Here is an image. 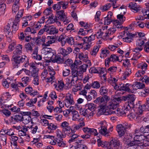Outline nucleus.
<instances>
[{"instance_id": "obj_1", "label": "nucleus", "mask_w": 149, "mask_h": 149, "mask_svg": "<svg viewBox=\"0 0 149 149\" xmlns=\"http://www.w3.org/2000/svg\"><path fill=\"white\" fill-rule=\"evenodd\" d=\"M23 48L22 45L18 44L13 52L12 61L13 66L14 68H18L20 66V64L24 62L25 67H27L29 65V59L25 55L19 56L22 53Z\"/></svg>"}, {"instance_id": "obj_2", "label": "nucleus", "mask_w": 149, "mask_h": 149, "mask_svg": "<svg viewBox=\"0 0 149 149\" xmlns=\"http://www.w3.org/2000/svg\"><path fill=\"white\" fill-rule=\"evenodd\" d=\"M134 95L133 94L128 95L127 96L125 97L124 100H128V103H126L124 106V110L122 111V109H118L116 110L113 111V113L116 114L117 116H120L121 115H123V114L127 113L132 108L134 107V101L135 99L133 96Z\"/></svg>"}, {"instance_id": "obj_3", "label": "nucleus", "mask_w": 149, "mask_h": 149, "mask_svg": "<svg viewBox=\"0 0 149 149\" xmlns=\"http://www.w3.org/2000/svg\"><path fill=\"white\" fill-rule=\"evenodd\" d=\"M110 100V97L108 96H100L94 100V102L99 105L100 109L99 112L104 114L106 110L107 103Z\"/></svg>"}, {"instance_id": "obj_4", "label": "nucleus", "mask_w": 149, "mask_h": 149, "mask_svg": "<svg viewBox=\"0 0 149 149\" xmlns=\"http://www.w3.org/2000/svg\"><path fill=\"white\" fill-rule=\"evenodd\" d=\"M127 145L133 148H136V149H143L144 147L149 146V141H141L138 139H134L129 143Z\"/></svg>"}, {"instance_id": "obj_5", "label": "nucleus", "mask_w": 149, "mask_h": 149, "mask_svg": "<svg viewBox=\"0 0 149 149\" xmlns=\"http://www.w3.org/2000/svg\"><path fill=\"white\" fill-rule=\"evenodd\" d=\"M139 129H136L131 133L134 139H138L141 141H149V134L146 136L141 134Z\"/></svg>"}, {"instance_id": "obj_6", "label": "nucleus", "mask_w": 149, "mask_h": 149, "mask_svg": "<svg viewBox=\"0 0 149 149\" xmlns=\"http://www.w3.org/2000/svg\"><path fill=\"white\" fill-rule=\"evenodd\" d=\"M69 125V124L68 122L64 121L60 125V127L62 129V132L68 136H70V134L74 133V131H72Z\"/></svg>"}, {"instance_id": "obj_7", "label": "nucleus", "mask_w": 149, "mask_h": 149, "mask_svg": "<svg viewBox=\"0 0 149 149\" xmlns=\"http://www.w3.org/2000/svg\"><path fill=\"white\" fill-rule=\"evenodd\" d=\"M115 86L114 87V88L117 91H127L129 93H133L132 91L130 88V84L127 83L126 84L120 83L119 84H116Z\"/></svg>"}, {"instance_id": "obj_8", "label": "nucleus", "mask_w": 149, "mask_h": 149, "mask_svg": "<svg viewBox=\"0 0 149 149\" xmlns=\"http://www.w3.org/2000/svg\"><path fill=\"white\" fill-rule=\"evenodd\" d=\"M95 36L94 35H91L88 37H85L83 38L82 40L83 41V43L85 46L84 48L85 49H87L92 45L93 42L92 41L95 40Z\"/></svg>"}, {"instance_id": "obj_9", "label": "nucleus", "mask_w": 149, "mask_h": 149, "mask_svg": "<svg viewBox=\"0 0 149 149\" xmlns=\"http://www.w3.org/2000/svg\"><path fill=\"white\" fill-rule=\"evenodd\" d=\"M100 127L98 128L99 133L104 136L109 135V132L107 131V126L106 121H102L100 123Z\"/></svg>"}, {"instance_id": "obj_10", "label": "nucleus", "mask_w": 149, "mask_h": 149, "mask_svg": "<svg viewBox=\"0 0 149 149\" xmlns=\"http://www.w3.org/2000/svg\"><path fill=\"white\" fill-rule=\"evenodd\" d=\"M129 111L127 112V113L126 114L123 113V115H121V116H127L130 119H134L137 121H139V120L141 119L142 117H141V113H140L139 111V113H130V110Z\"/></svg>"}, {"instance_id": "obj_11", "label": "nucleus", "mask_w": 149, "mask_h": 149, "mask_svg": "<svg viewBox=\"0 0 149 149\" xmlns=\"http://www.w3.org/2000/svg\"><path fill=\"white\" fill-rule=\"evenodd\" d=\"M56 137L54 139L57 141L58 145V146L61 147H64L65 146V142L63 141V136H62V133L61 131H57L56 133Z\"/></svg>"}, {"instance_id": "obj_12", "label": "nucleus", "mask_w": 149, "mask_h": 149, "mask_svg": "<svg viewBox=\"0 0 149 149\" xmlns=\"http://www.w3.org/2000/svg\"><path fill=\"white\" fill-rule=\"evenodd\" d=\"M109 146H113L114 149H122V144L118 139L114 138L111 140Z\"/></svg>"}, {"instance_id": "obj_13", "label": "nucleus", "mask_w": 149, "mask_h": 149, "mask_svg": "<svg viewBox=\"0 0 149 149\" xmlns=\"http://www.w3.org/2000/svg\"><path fill=\"white\" fill-rule=\"evenodd\" d=\"M106 28L105 29V33L106 34V37L107 38V37H110L111 36V37H109V39L110 40H111L115 36V33L116 31V30L115 28H110L108 29L107 30V26H106Z\"/></svg>"}, {"instance_id": "obj_14", "label": "nucleus", "mask_w": 149, "mask_h": 149, "mask_svg": "<svg viewBox=\"0 0 149 149\" xmlns=\"http://www.w3.org/2000/svg\"><path fill=\"white\" fill-rule=\"evenodd\" d=\"M72 76H69L66 79V81L68 84H70L71 86H74L78 80V77L77 74H72Z\"/></svg>"}, {"instance_id": "obj_15", "label": "nucleus", "mask_w": 149, "mask_h": 149, "mask_svg": "<svg viewBox=\"0 0 149 149\" xmlns=\"http://www.w3.org/2000/svg\"><path fill=\"white\" fill-rule=\"evenodd\" d=\"M128 7L132 11L136 13L139 12L142 9V7L135 2H131L128 5Z\"/></svg>"}, {"instance_id": "obj_16", "label": "nucleus", "mask_w": 149, "mask_h": 149, "mask_svg": "<svg viewBox=\"0 0 149 149\" xmlns=\"http://www.w3.org/2000/svg\"><path fill=\"white\" fill-rule=\"evenodd\" d=\"M30 66V70H31V73L32 77H35L38 76V72L39 69L37 68L36 64L33 62L29 63Z\"/></svg>"}, {"instance_id": "obj_17", "label": "nucleus", "mask_w": 149, "mask_h": 149, "mask_svg": "<svg viewBox=\"0 0 149 149\" xmlns=\"http://www.w3.org/2000/svg\"><path fill=\"white\" fill-rule=\"evenodd\" d=\"M78 58L79 59V61L81 62V61L85 62V63H88V65L90 64L91 62L88 59L87 55L86 54H84L81 52L78 54Z\"/></svg>"}, {"instance_id": "obj_18", "label": "nucleus", "mask_w": 149, "mask_h": 149, "mask_svg": "<svg viewBox=\"0 0 149 149\" xmlns=\"http://www.w3.org/2000/svg\"><path fill=\"white\" fill-rule=\"evenodd\" d=\"M118 57L115 54L111 55L109 58H107L105 60V64L106 67H108L110 61L113 62L118 61Z\"/></svg>"}, {"instance_id": "obj_19", "label": "nucleus", "mask_w": 149, "mask_h": 149, "mask_svg": "<svg viewBox=\"0 0 149 149\" xmlns=\"http://www.w3.org/2000/svg\"><path fill=\"white\" fill-rule=\"evenodd\" d=\"M91 63L89 65H88V63H85V64H83L82 65L80 66L79 68H78V75L79 76H81L84 72L86 71V68L88 67H90L91 65Z\"/></svg>"}, {"instance_id": "obj_20", "label": "nucleus", "mask_w": 149, "mask_h": 149, "mask_svg": "<svg viewBox=\"0 0 149 149\" xmlns=\"http://www.w3.org/2000/svg\"><path fill=\"white\" fill-rule=\"evenodd\" d=\"M118 105V104L116 102H114V101H112L108 103V105L107 106L108 108L111 111H112V110H115L114 111L116 110H115L117 108ZM117 108V109H118ZM117 109H116V110ZM113 111H112L111 113L113 114H115V113H113Z\"/></svg>"}, {"instance_id": "obj_21", "label": "nucleus", "mask_w": 149, "mask_h": 149, "mask_svg": "<svg viewBox=\"0 0 149 149\" xmlns=\"http://www.w3.org/2000/svg\"><path fill=\"white\" fill-rule=\"evenodd\" d=\"M123 33H124L125 35V34H126L127 36L126 37L123 38L124 41L127 43L131 42L133 40V37L135 36V35L132 34L131 33H129L127 31H126V33L123 32Z\"/></svg>"}, {"instance_id": "obj_22", "label": "nucleus", "mask_w": 149, "mask_h": 149, "mask_svg": "<svg viewBox=\"0 0 149 149\" xmlns=\"http://www.w3.org/2000/svg\"><path fill=\"white\" fill-rule=\"evenodd\" d=\"M52 60L53 62L58 63H62L64 61V59L61 56L60 54H56Z\"/></svg>"}, {"instance_id": "obj_23", "label": "nucleus", "mask_w": 149, "mask_h": 149, "mask_svg": "<svg viewBox=\"0 0 149 149\" xmlns=\"http://www.w3.org/2000/svg\"><path fill=\"white\" fill-rule=\"evenodd\" d=\"M19 22V21H16V19H15L12 23L11 31L12 34H15L18 29Z\"/></svg>"}, {"instance_id": "obj_24", "label": "nucleus", "mask_w": 149, "mask_h": 149, "mask_svg": "<svg viewBox=\"0 0 149 149\" xmlns=\"http://www.w3.org/2000/svg\"><path fill=\"white\" fill-rule=\"evenodd\" d=\"M116 130L120 137H121L125 134L126 130L123 127L121 124H118L117 125Z\"/></svg>"}, {"instance_id": "obj_25", "label": "nucleus", "mask_w": 149, "mask_h": 149, "mask_svg": "<svg viewBox=\"0 0 149 149\" xmlns=\"http://www.w3.org/2000/svg\"><path fill=\"white\" fill-rule=\"evenodd\" d=\"M64 101L65 106L68 107L70 105L74 104V103L73 98L70 96L66 97Z\"/></svg>"}, {"instance_id": "obj_26", "label": "nucleus", "mask_w": 149, "mask_h": 149, "mask_svg": "<svg viewBox=\"0 0 149 149\" xmlns=\"http://www.w3.org/2000/svg\"><path fill=\"white\" fill-rule=\"evenodd\" d=\"M144 110L149 111V104L146 102L143 105H139L138 111L140 113H142Z\"/></svg>"}, {"instance_id": "obj_27", "label": "nucleus", "mask_w": 149, "mask_h": 149, "mask_svg": "<svg viewBox=\"0 0 149 149\" xmlns=\"http://www.w3.org/2000/svg\"><path fill=\"white\" fill-rule=\"evenodd\" d=\"M47 33L51 35H54L58 33V29L54 27L53 26H47Z\"/></svg>"}, {"instance_id": "obj_28", "label": "nucleus", "mask_w": 149, "mask_h": 149, "mask_svg": "<svg viewBox=\"0 0 149 149\" xmlns=\"http://www.w3.org/2000/svg\"><path fill=\"white\" fill-rule=\"evenodd\" d=\"M67 37L64 34H62L58 37V41L61 42L62 46H64L66 42Z\"/></svg>"}, {"instance_id": "obj_29", "label": "nucleus", "mask_w": 149, "mask_h": 149, "mask_svg": "<svg viewBox=\"0 0 149 149\" xmlns=\"http://www.w3.org/2000/svg\"><path fill=\"white\" fill-rule=\"evenodd\" d=\"M38 50L36 48L35 49L33 54H32V58L38 60H41L42 59V57L40 55L38 54Z\"/></svg>"}, {"instance_id": "obj_30", "label": "nucleus", "mask_w": 149, "mask_h": 149, "mask_svg": "<svg viewBox=\"0 0 149 149\" xmlns=\"http://www.w3.org/2000/svg\"><path fill=\"white\" fill-rule=\"evenodd\" d=\"M19 0H15L14 1V3L13 5V6L12 10V13H16L19 9Z\"/></svg>"}, {"instance_id": "obj_31", "label": "nucleus", "mask_w": 149, "mask_h": 149, "mask_svg": "<svg viewBox=\"0 0 149 149\" xmlns=\"http://www.w3.org/2000/svg\"><path fill=\"white\" fill-rule=\"evenodd\" d=\"M56 14L58 17L61 20H63L66 16L63 10L57 11Z\"/></svg>"}, {"instance_id": "obj_32", "label": "nucleus", "mask_w": 149, "mask_h": 149, "mask_svg": "<svg viewBox=\"0 0 149 149\" xmlns=\"http://www.w3.org/2000/svg\"><path fill=\"white\" fill-rule=\"evenodd\" d=\"M47 42L43 44V45L45 46H49L50 44L54 43L55 42V38L54 36H48L47 37Z\"/></svg>"}, {"instance_id": "obj_33", "label": "nucleus", "mask_w": 149, "mask_h": 149, "mask_svg": "<svg viewBox=\"0 0 149 149\" xmlns=\"http://www.w3.org/2000/svg\"><path fill=\"white\" fill-rule=\"evenodd\" d=\"M99 92L101 95L107 96L108 89L105 86H102L100 89Z\"/></svg>"}, {"instance_id": "obj_34", "label": "nucleus", "mask_w": 149, "mask_h": 149, "mask_svg": "<svg viewBox=\"0 0 149 149\" xmlns=\"http://www.w3.org/2000/svg\"><path fill=\"white\" fill-rule=\"evenodd\" d=\"M131 73V69L127 67L125 70V71L123 73L121 78L123 80L126 79L127 77H128Z\"/></svg>"}, {"instance_id": "obj_35", "label": "nucleus", "mask_w": 149, "mask_h": 149, "mask_svg": "<svg viewBox=\"0 0 149 149\" xmlns=\"http://www.w3.org/2000/svg\"><path fill=\"white\" fill-rule=\"evenodd\" d=\"M71 112L72 114V119L73 120H79V115L78 112L74 110H72L70 113Z\"/></svg>"}, {"instance_id": "obj_36", "label": "nucleus", "mask_w": 149, "mask_h": 149, "mask_svg": "<svg viewBox=\"0 0 149 149\" xmlns=\"http://www.w3.org/2000/svg\"><path fill=\"white\" fill-rule=\"evenodd\" d=\"M105 28H102L101 30H100V32H97V33L94 34L97 38H101L102 36L106 37V34L105 32Z\"/></svg>"}, {"instance_id": "obj_37", "label": "nucleus", "mask_w": 149, "mask_h": 149, "mask_svg": "<svg viewBox=\"0 0 149 149\" xmlns=\"http://www.w3.org/2000/svg\"><path fill=\"white\" fill-rule=\"evenodd\" d=\"M10 139L11 141V143L14 146L16 147L17 145V141L18 140V137L16 136L13 135L11 136Z\"/></svg>"}, {"instance_id": "obj_38", "label": "nucleus", "mask_w": 149, "mask_h": 149, "mask_svg": "<svg viewBox=\"0 0 149 149\" xmlns=\"http://www.w3.org/2000/svg\"><path fill=\"white\" fill-rule=\"evenodd\" d=\"M49 18L47 20L48 22L50 24H52L56 22V20H58L57 17L56 16L53 15V14L51 15L49 17H47L46 18Z\"/></svg>"}, {"instance_id": "obj_39", "label": "nucleus", "mask_w": 149, "mask_h": 149, "mask_svg": "<svg viewBox=\"0 0 149 149\" xmlns=\"http://www.w3.org/2000/svg\"><path fill=\"white\" fill-rule=\"evenodd\" d=\"M31 24H29V25H30L31 27L34 28L36 30H39L42 26V24L38 22H31Z\"/></svg>"}, {"instance_id": "obj_40", "label": "nucleus", "mask_w": 149, "mask_h": 149, "mask_svg": "<svg viewBox=\"0 0 149 149\" xmlns=\"http://www.w3.org/2000/svg\"><path fill=\"white\" fill-rule=\"evenodd\" d=\"M69 136L71 137V138L69 140L68 142L69 143H71L72 142L76 141L78 137V136L76 134H71L70 136Z\"/></svg>"}, {"instance_id": "obj_41", "label": "nucleus", "mask_w": 149, "mask_h": 149, "mask_svg": "<svg viewBox=\"0 0 149 149\" xmlns=\"http://www.w3.org/2000/svg\"><path fill=\"white\" fill-rule=\"evenodd\" d=\"M10 80L9 78L3 79L2 82V84L3 86L6 88H9V84L10 83Z\"/></svg>"}, {"instance_id": "obj_42", "label": "nucleus", "mask_w": 149, "mask_h": 149, "mask_svg": "<svg viewBox=\"0 0 149 149\" xmlns=\"http://www.w3.org/2000/svg\"><path fill=\"white\" fill-rule=\"evenodd\" d=\"M23 9H21L19 10L17 14L15 16V19H16V21H20L21 17L23 16Z\"/></svg>"}, {"instance_id": "obj_43", "label": "nucleus", "mask_w": 149, "mask_h": 149, "mask_svg": "<svg viewBox=\"0 0 149 149\" xmlns=\"http://www.w3.org/2000/svg\"><path fill=\"white\" fill-rule=\"evenodd\" d=\"M31 120L30 116H26L22 117V121L25 124H27L29 123Z\"/></svg>"}, {"instance_id": "obj_44", "label": "nucleus", "mask_w": 149, "mask_h": 149, "mask_svg": "<svg viewBox=\"0 0 149 149\" xmlns=\"http://www.w3.org/2000/svg\"><path fill=\"white\" fill-rule=\"evenodd\" d=\"M86 107H87V109L88 111H94L95 109V106L94 104L93 103H90L86 104Z\"/></svg>"}, {"instance_id": "obj_45", "label": "nucleus", "mask_w": 149, "mask_h": 149, "mask_svg": "<svg viewBox=\"0 0 149 149\" xmlns=\"http://www.w3.org/2000/svg\"><path fill=\"white\" fill-rule=\"evenodd\" d=\"M100 47V45L94 46L92 50L91 51L90 53L91 55L95 56L99 51Z\"/></svg>"}, {"instance_id": "obj_46", "label": "nucleus", "mask_w": 149, "mask_h": 149, "mask_svg": "<svg viewBox=\"0 0 149 149\" xmlns=\"http://www.w3.org/2000/svg\"><path fill=\"white\" fill-rule=\"evenodd\" d=\"M111 6V4L110 3H109L105 4V5L101 6L100 9L102 11L104 12L108 10Z\"/></svg>"}, {"instance_id": "obj_47", "label": "nucleus", "mask_w": 149, "mask_h": 149, "mask_svg": "<svg viewBox=\"0 0 149 149\" xmlns=\"http://www.w3.org/2000/svg\"><path fill=\"white\" fill-rule=\"evenodd\" d=\"M43 13L47 17H49L52 15V8L50 7L47 8L45 9L43 12Z\"/></svg>"}, {"instance_id": "obj_48", "label": "nucleus", "mask_w": 149, "mask_h": 149, "mask_svg": "<svg viewBox=\"0 0 149 149\" xmlns=\"http://www.w3.org/2000/svg\"><path fill=\"white\" fill-rule=\"evenodd\" d=\"M133 86H136L137 89H143L145 87L144 84L138 82H134Z\"/></svg>"}, {"instance_id": "obj_49", "label": "nucleus", "mask_w": 149, "mask_h": 149, "mask_svg": "<svg viewBox=\"0 0 149 149\" xmlns=\"http://www.w3.org/2000/svg\"><path fill=\"white\" fill-rule=\"evenodd\" d=\"M70 68L72 70V73L73 74H77L78 71L77 65L75 63H72L70 65Z\"/></svg>"}, {"instance_id": "obj_50", "label": "nucleus", "mask_w": 149, "mask_h": 149, "mask_svg": "<svg viewBox=\"0 0 149 149\" xmlns=\"http://www.w3.org/2000/svg\"><path fill=\"white\" fill-rule=\"evenodd\" d=\"M61 7H62L63 9L67 8L68 7L69 2L67 1H60Z\"/></svg>"}, {"instance_id": "obj_51", "label": "nucleus", "mask_w": 149, "mask_h": 149, "mask_svg": "<svg viewBox=\"0 0 149 149\" xmlns=\"http://www.w3.org/2000/svg\"><path fill=\"white\" fill-rule=\"evenodd\" d=\"M57 128V125H54V124L52 123H50L48 127V129L49 130H50V132H53V131L55 130Z\"/></svg>"}, {"instance_id": "obj_52", "label": "nucleus", "mask_w": 149, "mask_h": 149, "mask_svg": "<svg viewBox=\"0 0 149 149\" xmlns=\"http://www.w3.org/2000/svg\"><path fill=\"white\" fill-rule=\"evenodd\" d=\"M97 142L98 146H101L102 147H106L107 146V142L105 141H102L99 139H97Z\"/></svg>"}, {"instance_id": "obj_53", "label": "nucleus", "mask_w": 149, "mask_h": 149, "mask_svg": "<svg viewBox=\"0 0 149 149\" xmlns=\"http://www.w3.org/2000/svg\"><path fill=\"white\" fill-rule=\"evenodd\" d=\"M66 43L72 45L74 44V38L72 37H67Z\"/></svg>"}, {"instance_id": "obj_54", "label": "nucleus", "mask_w": 149, "mask_h": 149, "mask_svg": "<svg viewBox=\"0 0 149 149\" xmlns=\"http://www.w3.org/2000/svg\"><path fill=\"white\" fill-rule=\"evenodd\" d=\"M91 86L93 88L98 89L100 87V85L98 81H94L91 84Z\"/></svg>"}, {"instance_id": "obj_55", "label": "nucleus", "mask_w": 149, "mask_h": 149, "mask_svg": "<svg viewBox=\"0 0 149 149\" xmlns=\"http://www.w3.org/2000/svg\"><path fill=\"white\" fill-rule=\"evenodd\" d=\"M61 5H60V1L58 2L57 3L54 4L52 6L53 9L56 11H58L61 8Z\"/></svg>"}, {"instance_id": "obj_56", "label": "nucleus", "mask_w": 149, "mask_h": 149, "mask_svg": "<svg viewBox=\"0 0 149 149\" xmlns=\"http://www.w3.org/2000/svg\"><path fill=\"white\" fill-rule=\"evenodd\" d=\"M124 138V140L125 141H128L131 140L132 138H133V136L132 133H130L128 134H125Z\"/></svg>"}, {"instance_id": "obj_57", "label": "nucleus", "mask_w": 149, "mask_h": 149, "mask_svg": "<svg viewBox=\"0 0 149 149\" xmlns=\"http://www.w3.org/2000/svg\"><path fill=\"white\" fill-rule=\"evenodd\" d=\"M10 24L8 23V25L4 27V31L8 34L10 33H11L10 32H11L10 29Z\"/></svg>"}, {"instance_id": "obj_58", "label": "nucleus", "mask_w": 149, "mask_h": 149, "mask_svg": "<svg viewBox=\"0 0 149 149\" xmlns=\"http://www.w3.org/2000/svg\"><path fill=\"white\" fill-rule=\"evenodd\" d=\"M143 82H144L147 84H149V77L146 75L144 76V77H141L139 79Z\"/></svg>"}, {"instance_id": "obj_59", "label": "nucleus", "mask_w": 149, "mask_h": 149, "mask_svg": "<svg viewBox=\"0 0 149 149\" xmlns=\"http://www.w3.org/2000/svg\"><path fill=\"white\" fill-rule=\"evenodd\" d=\"M141 56L140 53H135L134 54L133 57L131 59L132 60H135V62L137 63V60L139 59Z\"/></svg>"}, {"instance_id": "obj_60", "label": "nucleus", "mask_w": 149, "mask_h": 149, "mask_svg": "<svg viewBox=\"0 0 149 149\" xmlns=\"http://www.w3.org/2000/svg\"><path fill=\"white\" fill-rule=\"evenodd\" d=\"M109 52V51L108 50H103L101 52V56H102L103 58H105L108 56Z\"/></svg>"}, {"instance_id": "obj_61", "label": "nucleus", "mask_w": 149, "mask_h": 149, "mask_svg": "<svg viewBox=\"0 0 149 149\" xmlns=\"http://www.w3.org/2000/svg\"><path fill=\"white\" fill-rule=\"evenodd\" d=\"M75 149H88V147L82 144H78L75 146Z\"/></svg>"}, {"instance_id": "obj_62", "label": "nucleus", "mask_w": 149, "mask_h": 149, "mask_svg": "<svg viewBox=\"0 0 149 149\" xmlns=\"http://www.w3.org/2000/svg\"><path fill=\"white\" fill-rule=\"evenodd\" d=\"M6 4L5 3H2L0 4V12L1 14H4L5 10L6 9Z\"/></svg>"}, {"instance_id": "obj_63", "label": "nucleus", "mask_w": 149, "mask_h": 149, "mask_svg": "<svg viewBox=\"0 0 149 149\" xmlns=\"http://www.w3.org/2000/svg\"><path fill=\"white\" fill-rule=\"evenodd\" d=\"M56 54V52L55 50L52 49V51L51 52H51L49 53V54H48L47 55H49V56H48L47 57H48V58H50V59L52 60Z\"/></svg>"}, {"instance_id": "obj_64", "label": "nucleus", "mask_w": 149, "mask_h": 149, "mask_svg": "<svg viewBox=\"0 0 149 149\" xmlns=\"http://www.w3.org/2000/svg\"><path fill=\"white\" fill-rule=\"evenodd\" d=\"M25 47L26 49V50L27 52H31L32 50V48L31 46V45L30 43H28L25 45Z\"/></svg>"}]
</instances>
